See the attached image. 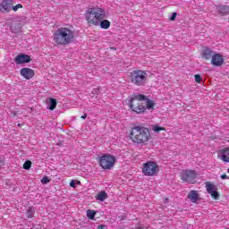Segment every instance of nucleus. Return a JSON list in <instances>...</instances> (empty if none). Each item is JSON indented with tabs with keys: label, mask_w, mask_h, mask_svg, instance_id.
<instances>
[{
	"label": "nucleus",
	"mask_w": 229,
	"mask_h": 229,
	"mask_svg": "<svg viewBox=\"0 0 229 229\" xmlns=\"http://www.w3.org/2000/svg\"><path fill=\"white\" fill-rule=\"evenodd\" d=\"M81 119H87V114H84V115H82V116H81Z\"/></svg>",
	"instance_id": "obj_31"
},
{
	"label": "nucleus",
	"mask_w": 229,
	"mask_h": 229,
	"mask_svg": "<svg viewBox=\"0 0 229 229\" xmlns=\"http://www.w3.org/2000/svg\"><path fill=\"white\" fill-rule=\"evenodd\" d=\"M33 216H35V211H34L33 208H29L27 209L28 219H33Z\"/></svg>",
	"instance_id": "obj_20"
},
{
	"label": "nucleus",
	"mask_w": 229,
	"mask_h": 229,
	"mask_svg": "<svg viewBox=\"0 0 229 229\" xmlns=\"http://www.w3.org/2000/svg\"><path fill=\"white\" fill-rule=\"evenodd\" d=\"M129 107L135 114H144L147 110H155V101L147 98L145 95L140 94L129 100Z\"/></svg>",
	"instance_id": "obj_2"
},
{
	"label": "nucleus",
	"mask_w": 229,
	"mask_h": 229,
	"mask_svg": "<svg viewBox=\"0 0 229 229\" xmlns=\"http://www.w3.org/2000/svg\"><path fill=\"white\" fill-rule=\"evenodd\" d=\"M98 229H105V225H100L98 226Z\"/></svg>",
	"instance_id": "obj_30"
},
{
	"label": "nucleus",
	"mask_w": 229,
	"mask_h": 229,
	"mask_svg": "<svg viewBox=\"0 0 229 229\" xmlns=\"http://www.w3.org/2000/svg\"><path fill=\"white\" fill-rule=\"evenodd\" d=\"M188 199H190L191 203H198V201H199V194H198L197 191L191 190L188 193Z\"/></svg>",
	"instance_id": "obj_14"
},
{
	"label": "nucleus",
	"mask_w": 229,
	"mask_h": 229,
	"mask_svg": "<svg viewBox=\"0 0 229 229\" xmlns=\"http://www.w3.org/2000/svg\"><path fill=\"white\" fill-rule=\"evenodd\" d=\"M176 19V13H174L173 15L170 17V21H174Z\"/></svg>",
	"instance_id": "obj_27"
},
{
	"label": "nucleus",
	"mask_w": 229,
	"mask_h": 229,
	"mask_svg": "<svg viewBox=\"0 0 229 229\" xmlns=\"http://www.w3.org/2000/svg\"><path fill=\"white\" fill-rule=\"evenodd\" d=\"M152 131H154L155 133H160V131H165V128L160 127L158 125H153Z\"/></svg>",
	"instance_id": "obj_19"
},
{
	"label": "nucleus",
	"mask_w": 229,
	"mask_h": 229,
	"mask_svg": "<svg viewBox=\"0 0 229 229\" xmlns=\"http://www.w3.org/2000/svg\"><path fill=\"white\" fill-rule=\"evenodd\" d=\"M227 173H229V168L227 169Z\"/></svg>",
	"instance_id": "obj_34"
},
{
	"label": "nucleus",
	"mask_w": 229,
	"mask_h": 229,
	"mask_svg": "<svg viewBox=\"0 0 229 229\" xmlns=\"http://www.w3.org/2000/svg\"><path fill=\"white\" fill-rule=\"evenodd\" d=\"M196 178H198V172L196 170H182L180 174V179L182 183H196Z\"/></svg>",
	"instance_id": "obj_7"
},
{
	"label": "nucleus",
	"mask_w": 229,
	"mask_h": 229,
	"mask_svg": "<svg viewBox=\"0 0 229 229\" xmlns=\"http://www.w3.org/2000/svg\"><path fill=\"white\" fill-rule=\"evenodd\" d=\"M87 217L88 219L94 220V217H96V211L89 209L87 211Z\"/></svg>",
	"instance_id": "obj_21"
},
{
	"label": "nucleus",
	"mask_w": 229,
	"mask_h": 229,
	"mask_svg": "<svg viewBox=\"0 0 229 229\" xmlns=\"http://www.w3.org/2000/svg\"><path fill=\"white\" fill-rule=\"evenodd\" d=\"M222 180H228V175L226 174H224L221 175Z\"/></svg>",
	"instance_id": "obj_28"
},
{
	"label": "nucleus",
	"mask_w": 229,
	"mask_h": 229,
	"mask_svg": "<svg viewBox=\"0 0 229 229\" xmlns=\"http://www.w3.org/2000/svg\"><path fill=\"white\" fill-rule=\"evenodd\" d=\"M23 169H25L26 171H30V169H31V161H25V163L23 164Z\"/></svg>",
	"instance_id": "obj_23"
},
{
	"label": "nucleus",
	"mask_w": 229,
	"mask_h": 229,
	"mask_svg": "<svg viewBox=\"0 0 229 229\" xmlns=\"http://www.w3.org/2000/svg\"><path fill=\"white\" fill-rule=\"evenodd\" d=\"M14 62L18 65H21V64H30V62H31V57L28 55L21 54L14 58Z\"/></svg>",
	"instance_id": "obj_12"
},
{
	"label": "nucleus",
	"mask_w": 229,
	"mask_h": 229,
	"mask_svg": "<svg viewBox=\"0 0 229 229\" xmlns=\"http://www.w3.org/2000/svg\"><path fill=\"white\" fill-rule=\"evenodd\" d=\"M129 139L133 144L146 146L151 140V131L143 125H134L129 131Z\"/></svg>",
	"instance_id": "obj_3"
},
{
	"label": "nucleus",
	"mask_w": 229,
	"mask_h": 229,
	"mask_svg": "<svg viewBox=\"0 0 229 229\" xmlns=\"http://www.w3.org/2000/svg\"><path fill=\"white\" fill-rule=\"evenodd\" d=\"M206 191L209 194L212 199H219V191H217V186L211 182H206Z\"/></svg>",
	"instance_id": "obj_9"
},
{
	"label": "nucleus",
	"mask_w": 229,
	"mask_h": 229,
	"mask_svg": "<svg viewBox=\"0 0 229 229\" xmlns=\"http://www.w3.org/2000/svg\"><path fill=\"white\" fill-rule=\"evenodd\" d=\"M53 37V40L57 46H69L74 42L75 32L69 27H61L54 32Z\"/></svg>",
	"instance_id": "obj_4"
},
{
	"label": "nucleus",
	"mask_w": 229,
	"mask_h": 229,
	"mask_svg": "<svg viewBox=\"0 0 229 229\" xmlns=\"http://www.w3.org/2000/svg\"><path fill=\"white\" fill-rule=\"evenodd\" d=\"M49 101H50V105H49V107H48L49 110H55V108H56V100L55 98H51L49 99Z\"/></svg>",
	"instance_id": "obj_22"
},
{
	"label": "nucleus",
	"mask_w": 229,
	"mask_h": 229,
	"mask_svg": "<svg viewBox=\"0 0 229 229\" xmlns=\"http://www.w3.org/2000/svg\"><path fill=\"white\" fill-rule=\"evenodd\" d=\"M79 185L81 183L80 181H78V182H77Z\"/></svg>",
	"instance_id": "obj_33"
},
{
	"label": "nucleus",
	"mask_w": 229,
	"mask_h": 229,
	"mask_svg": "<svg viewBox=\"0 0 229 229\" xmlns=\"http://www.w3.org/2000/svg\"><path fill=\"white\" fill-rule=\"evenodd\" d=\"M13 6V0H3L0 4L1 13H10Z\"/></svg>",
	"instance_id": "obj_10"
},
{
	"label": "nucleus",
	"mask_w": 229,
	"mask_h": 229,
	"mask_svg": "<svg viewBox=\"0 0 229 229\" xmlns=\"http://www.w3.org/2000/svg\"><path fill=\"white\" fill-rule=\"evenodd\" d=\"M142 173L145 176H155L158 173V165L154 161L143 164Z\"/></svg>",
	"instance_id": "obj_8"
},
{
	"label": "nucleus",
	"mask_w": 229,
	"mask_h": 229,
	"mask_svg": "<svg viewBox=\"0 0 229 229\" xmlns=\"http://www.w3.org/2000/svg\"><path fill=\"white\" fill-rule=\"evenodd\" d=\"M130 80L136 87H144L148 83V72L143 70H134L130 73Z\"/></svg>",
	"instance_id": "obj_5"
},
{
	"label": "nucleus",
	"mask_w": 229,
	"mask_h": 229,
	"mask_svg": "<svg viewBox=\"0 0 229 229\" xmlns=\"http://www.w3.org/2000/svg\"><path fill=\"white\" fill-rule=\"evenodd\" d=\"M217 12L219 13H222V15H229V6L228 5H219L216 8Z\"/></svg>",
	"instance_id": "obj_17"
},
{
	"label": "nucleus",
	"mask_w": 229,
	"mask_h": 229,
	"mask_svg": "<svg viewBox=\"0 0 229 229\" xmlns=\"http://www.w3.org/2000/svg\"><path fill=\"white\" fill-rule=\"evenodd\" d=\"M116 158L110 154H104L98 158V164L102 169L110 170L114 167Z\"/></svg>",
	"instance_id": "obj_6"
},
{
	"label": "nucleus",
	"mask_w": 229,
	"mask_h": 229,
	"mask_svg": "<svg viewBox=\"0 0 229 229\" xmlns=\"http://www.w3.org/2000/svg\"><path fill=\"white\" fill-rule=\"evenodd\" d=\"M20 74L22 78H25V80H31V78L35 76V71L31 70V68H21Z\"/></svg>",
	"instance_id": "obj_13"
},
{
	"label": "nucleus",
	"mask_w": 229,
	"mask_h": 229,
	"mask_svg": "<svg viewBox=\"0 0 229 229\" xmlns=\"http://www.w3.org/2000/svg\"><path fill=\"white\" fill-rule=\"evenodd\" d=\"M201 80H202L201 75H199V74L195 75V82L196 83H201Z\"/></svg>",
	"instance_id": "obj_25"
},
{
	"label": "nucleus",
	"mask_w": 229,
	"mask_h": 229,
	"mask_svg": "<svg viewBox=\"0 0 229 229\" xmlns=\"http://www.w3.org/2000/svg\"><path fill=\"white\" fill-rule=\"evenodd\" d=\"M21 8H22V4H16V5H13L12 6V10L13 11V12H17V10H20Z\"/></svg>",
	"instance_id": "obj_24"
},
{
	"label": "nucleus",
	"mask_w": 229,
	"mask_h": 229,
	"mask_svg": "<svg viewBox=\"0 0 229 229\" xmlns=\"http://www.w3.org/2000/svg\"><path fill=\"white\" fill-rule=\"evenodd\" d=\"M85 19L89 26H100L102 30H108L112 23L106 19V11L103 7H93L86 11Z\"/></svg>",
	"instance_id": "obj_1"
},
{
	"label": "nucleus",
	"mask_w": 229,
	"mask_h": 229,
	"mask_svg": "<svg viewBox=\"0 0 229 229\" xmlns=\"http://www.w3.org/2000/svg\"><path fill=\"white\" fill-rule=\"evenodd\" d=\"M219 153H220V160H223V162L229 163V147L219 150Z\"/></svg>",
	"instance_id": "obj_16"
},
{
	"label": "nucleus",
	"mask_w": 229,
	"mask_h": 229,
	"mask_svg": "<svg viewBox=\"0 0 229 229\" xmlns=\"http://www.w3.org/2000/svg\"><path fill=\"white\" fill-rule=\"evenodd\" d=\"M214 56V51H212L210 48L208 47H205L202 50V58H204V60H212Z\"/></svg>",
	"instance_id": "obj_15"
},
{
	"label": "nucleus",
	"mask_w": 229,
	"mask_h": 229,
	"mask_svg": "<svg viewBox=\"0 0 229 229\" xmlns=\"http://www.w3.org/2000/svg\"><path fill=\"white\" fill-rule=\"evenodd\" d=\"M111 49H113V51H115L117 48H115V47H111Z\"/></svg>",
	"instance_id": "obj_32"
},
{
	"label": "nucleus",
	"mask_w": 229,
	"mask_h": 229,
	"mask_svg": "<svg viewBox=\"0 0 229 229\" xmlns=\"http://www.w3.org/2000/svg\"><path fill=\"white\" fill-rule=\"evenodd\" d=\"M95 198L97 201H105L108 198V193L106 191H99Z\"/></svg>",
	"instance_id": "obj_18"
},
{
	"label": "nucleus",
	"mask_w": 229,
	"mask_h": 229,
	"mask_svg": "<svg viewBox=\"0 0 229 229\" xmlns=\"http://www.w3.org/2000/svg\"><path fill=\"white\" fill-rule=\"evenodd\" d=\"M50 180L49 177L45 176L41 179V183L46 184V183H49Z\"/></svg>",
	"instance_id": "obj_26"
},
{
	"label": "nucleus",
	"mask_w": 229,
	"mask_h": 229,
	"mask_svg": "<svg viewBox=\"0 0 229 229\" xmlns=\"http://www.w3.org/2000/svg\"><path fill=\"white\" fill-rule=\"evenodd\" d=\"M225 64V57L221 54H214L211 58V64L215 67H221Z\"/></svg>",
	"instance_id": "obj_11"
},
{
	"label": "nucleus",
	"mask_w": 229,
	"mask_h": 229,
	"mask_svg": "<svg viewBox=\"0 0 229 229\" xmlns=\"http://www.w3.org/2000/svg\"><path fill=\"white\" fill-rule=\"evenodd\" d=\"M70 186H72V188H75L76 187V182L74 181H72L70 182Z\"/></svg>",
	"instance_id": "obj_29"
}]
</instances>
